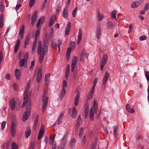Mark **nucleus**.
I'll use <instances>...</instances> for the list:
<instances>
[{
	"mask_svg": "<svg viewBox=\"0 0 149 149\" xmlns=\"http://www.w3.org/2000/svg\"><path fill=\"white\" fill-rule=\"evenodd\" d=\"M48 42L47 40H45L43 42V47L42 48V44L41 41H39L37 47V54L39 55V61L40 63H41L44 58L46 55L48 48Z\"/></svg>",
	"mask_w": 149,
	"mask_h": 149,
	"instance_id": "nucleus-1",
	"label": "nucleus"
},
{
	"mask_svg": "<svg viewBox=\"0 0 149 149\" xmlns=\"http://www.w3.org/2000/svg\"><path fill=\"white\" fill-rule=\"evenodd\" d=\"M97 103V100L94 101L93 105L91 108L90 111V116L89 118L91 120H93L94 119V114L97 113L98 111Z\"/></svg>",
	"mask_w": 149,
	"mask_h": 149,
	"instance_id": "nucleus-2",
	"label": "nucleus"
},
{
	"mask_svg": "<svg viewBox=\"0 0 149 149\" xmlns=\"http://www.w3.org/2000/svg\"><path fill=\"white\" fill-rule=\"evenodd\" d=\"M26 107V111L24 113L22 117V120L24 121H25L28 119L29 116L30 114L31 110L30 106H27Z\"/></svg>",
	"mask_w": 149,
	"mask_h": 149,
	"instance_id": "nucleus-3",
	"label": "nucleus"
},
{
	"mask_svg": "<svg viewBox=\"0 0 149 149\" xmlns=\"http://www.w3.org/2000/svg\"><path fill=\"white\" fill-rule=\"evenodd\" d=\"M77 59L76 57L74 56L73 57L71 65V72H73L74 71L75 66L77 63Z\"/></svg>",
	"mask_w": 149,
	"mask_h": 149,
	"instance_id": "nucleus-4",
	"label": "nucleus"
},
{
	"mask_svg": "<svg viewBox=\"0 0 149 149\" xmlns=\"http://www.w3.org/2000/svg\"><path fill=\"white\" fill-rule=\"evenodd\" d=\"M107 56L106 54H105L103 56L102 59V60L101 64V65L100 68L102 70L103 67L107 63Z\"/></svg>",
	"mask_w": 149,
	"mask_h": 149,
	"instance_id": "nucleus-5",
	"label": "nucleus"
},
{
	"mask_svg": "<svg viewBox=\"0 0 149 149\" xmlns=\"http://www.w3.org/2000/svg\"><path fill=\"white\" fill-rule=\"evenodd\" d=\"M38 12L37 11L35 10L34 11L31 18V25L33 26L36 22V18L37 17Z\"/></svg>",
	"mask_w": 149,
	"mask_h": 149,
	"instance_id": "nucleus-6",
	"label": "nucleus"
},
{
	"mask_svg": "<svg viewBox=\"0 0 149 149\" xmlns=\"http://www.w3.org/2000/svg\"><path fill=\"white\" fill-rule=\"evenodd\" d=\"M44 126L43 125H41V127L40 128V130L39 133L38 134V140H40L41 138L42 137L43 134L44 132L45 131V130L44 128Z\"/></svg>",
	"mask_w": 149,
	"mask_h": 149,
	"instance_id": "nucleus-7",
	"label": "nucleus"
},
{
	"mask_svg": "<svg viewBox=\"0 0 149 149\" xmlns=\"http://www.w3.org/2000/svg\"><path fill=\"white\" fill-rule=\"evenodd\" d=\"M89 105L88 103H85L84 105V117L86 119L88 116L89 111Z\"/></svg>",
	"mask_w": 149,
	"mask_h": 149,
	"instance_id": "nucleus-8",
	"label": "nucleus"
},
{
	"mask_svg": "<svg viewBox=\"0 0 149 149\" xmlns=\"http://www.w3.org/2000/svg\"><path fill=\"white\" fill-rule=\"evenodd\" d=\"M43 103L42 104V111L44 112L45 109L48 103V97H46L45 99H42V100Z\"/></svg>",
	"mask_w": 149,
	"mask_h": 149,
	"instance_id": "nucleus-9",
	"label": "nucleus"
},
{
	"mask_svg": "<svg viewBox=\"0 0 149 149\" xmlns=\"http://www.w3.org/2000/svg\"><path fill=\"white\" fill-rule=\"evenodd\" d=\"M68 136L67 135H65L61 141L60 144V147L64 148L66 144Z\"/></svg>",
	"mask_w": 149,
	"mask_h": 149,
	"instance_id": "nucleus-10",
	"label": "nucleus"
},
{
	"mask_svg": "<svg viewBox=\"0 0 149 149\" xmlns=\"http://www.w3.org/2000/svg\"><path fill=\"white\" fill-rule=\"evenodd\" d=\"M42 70L41 68H39L38 70V72L37 76V82L39 83L41 79L42 76Z\"/></svg>",
	"mask_w": 149,
	"mask_h": 149,
	"instance_id": "nucleus-11",
	"label": "nucleus"
},
{
	"mask_svg": "<svg viewBox=\"0 0 149 149\" xmlns=\"http://www.w3.org/2000/svg\"><path fill=\"white\" fill-rule=\"evenodd\" d=\"M10 132L13 137L15 136L16 132L15 125L13 123H12L11 124Z\"/></svg>",
	"mask_w": 149,
	"mask_h": 149,
	"instance_id": "nucleus-12",
	"label": "nucleus"
},
{
	"mask_svg": "<svg viewBox=\"0 0 149 149\" xmlns=\"http://www.w3.org/2000/svg\"><path fill=\"white\" fill-rule=\"evenodd\" d=\"M15 102L14 99L12 98L9 102V105L11 110H14L15 108Z\"/></svg>",
	"mask_w": 149,
	"mask_h": 149,
	"instance_id": "nucleus-13",
	"label": "nucleus"
},
{
	"mask_svg": "<svg viewBox=\"0 0 149 149\" xmlns=\"http://www.w3.org/2000/svg\"><path fill=\"white\" fill-rule=\"evenodd\" d=\"M109 77V74L108 73V72H106L104 75L102 80V84H105Z\"/></svg>",
	"mask_w": 149,
	"mask_h": 149,
	"instance_id": "nucleus-14",
	"label": "nucleus"
},
{
	"mask_svg": "<svg viewBox=\"0 0 149 149\" xmlns=\"http://www.w3.org/2000/svg\"><path fill=\"white\" fill-rule=\"evenodd\" d=\"M31 133L30 128L29 127H27L25 130V133L26 138H28L30 136Z\"/></svg>",
	"mask_w": 149,
	"mask_h": 149,
	"instance_id": "nucleus-15",
	"label": "nucleus"
},
{
	"mask_svg": "<svg viewBox=\"0 0 149 149\" xmlns=\"http://www.w3.org/2000/svg\"><path fill=\"white\" fill-rule=\"evenodd\" d=\"M30 35L29 33L27 34L26 37V39L24 42V47L25 48L26 47L27 45L29 42V41L30 38Z\"/></svg>",
	"mask_w": 149,
	"mask_h": 149,
	"instance_id": "nucleus-16",
	"label": "nucleus"
},
{
	"mask_svg": "<svg viewBox=\"0 0 149 149\" xmlns=\"http://www.w3.org/2000/svg\"><path fill=\"white\" fill-rule=\"evenodd\" d=\"M45 21V17L44 16L41 17L39 19V21L36 25L37 28H39L40 27V26L41 24H42Z\"/></svg>",
	"mask_w": 149,
	"mask_h": 149,
	"instance_id": "nucleus-17",
	"label": "nucleus"
},
{
	"mask_svg": "<svg viewBox=\"0 0 149 149\" xmlns=\"http://www.w3.org/2000/svg\"><path fill=\"white\" fill-rule=\"evenodd\" d=\"M115 25L111 21H109L107 23V27L109 30H112L114 27Z\"/></svg>",
	"mask_w": 149,
	"mask_h": 149,
	"instance_id": "nucleus-18",
	"label": "nucleus"
},
{
	"mask_svg": "<svg viewBox=\"0 0 149 149\" xmlns=\"http://www.w3.org/2000/svg\"><path fill=\"white\" fill-rule=\"evenodd\" d=\"M80 60L81 61H83L84 62H86L88 60L87 55L86 53H82Z\"/></svg>",
	"mask_w": 149,
	"mask_h": 149,
	"instance_id": "nucleus-19",
	"label": "nucleus"
},
{
	"mask_svg": "<svg viewBox=\"0 0 149 149\" xmlns=\"http://www.w3.org/2000/svg\"><path fill=\"white\" fill-rule=\"evenodd\" d=\"M20 40L19 39H17L16 42L14 51L15 53H16L17 52L19 47L20 45Z\"/></svg>",
	"mask_w": 149,
	"mask_h": 149,
	"instance_id": "nucleus-20",
	"label": "nucleus"
},
{
	"mask_svg": "<svg viewBox=\"0 0 149 149\" xmlns=\"http://www.w3.org/2000/svg\"><path fill=\"white\" fill-rule=\"evenodd\" d=\"M79 97V93H78L76 95L75 99L74 104L76 106H77L78 105Z\"/></svg>",
	"mask_w": 149,
	"mask_h": 149,
	"instance_id": "nucleus-21",
	"label": "nucleus"
},
{
	"mask_svg": "<svg viewBox=\"0 0 149 149\" xmlns=\"http://www.w3.org/2000/svg\"><path fill=\"white\" fill-rule=\"evenodd\" d=\"M97 38L99 39L100 38L101 34V29L100 26L97 27Z\"/></svg>",
	"mask_w": 149,
	"mask_h": 149,
	"instance_id": "nucleus-22",
	"label": "nucleus"
},
{
	"mask_svg": "<svg viewBox=\"0 0 149 149\" xmlns=\"http://www.w3.org/2000/svg\"><path fill=\"white\" fill-rule=\"evenodd\" d=\"M82 37V32L81 29L79 30V35L78 36V38L77 39V44L78 45H79L81 40V38Z\"/></svg>",
	"mask_w": 149,
	"mask_h": 149,
	"instance_id": "nucleus-23",
	"label": "nucleus"
},
{
	"mask_svg": "<svg viewBox=\"0 0 149 149\" xmlns=\"http://www.w3.org/2000/svg\"><path fill=\"white\" fill-rule=\"evenodd\" d=\"M70 30V23L69 22L67 26L65 31V35H68L69 33Z\"/></svg>",
	"mask_w": 149,
	"mask_h": 149,
	"instance_id": "nucleus-24",
	"label": "nucleus"
},
{
	"mask_svg": "<svg viewBox=\"0 0 149 149\" xmlns=\"http://www.w3.org/2000/svg\"><path fill=\"white\" fill-rule=\"evenodd\" d=\"M66 91L65 89H63L61 91L59 95V97H60V100H61L63 97V96L65 94Z\"/></svg>",
	"mask_w": 149,
	"mask_h": 149,
	"instance_id": "nucleus-25",
	"label": "nucleus"
},
{
	"mask_svg": "<svg viewBox=\"0 0 149 149\" xmlns=\"http://www.w3.org/2000/svg\"><path fill=\"white\" fill-rule=\"evenodd\" d=\"M55 17L54 16H52L50 18V21L49 24V26L50 27H51L53 24L55 22Z\"/></svg>",
	"mask_w": 149,
	"mask_h": 149,
	"instance_id": "nucleus-26",
	"label": "nucleus"
},
{
	"mask_svg": "<svg viewBox=\"0 0 149 149\" xmlns=\"http://www.w3.org/2000/svg\"><path fill=\"white\" fill-rule=\"evenodd\" d=\"M64 113H61L60 116L59 117V118L58 119L57 124L58 125L61 124V123L62 121V119L64 118Z\"/></svg>",
	"mask_w": 149,
	"mask_h": 149,
	"instance_id": "nucleus-27",
	"label": "nucleus"
},
{
	"mask_svg": "<svg viewBox=\"0 0 149 149\" xmlns=\"http://www.w3.org/2000/svg\"><path fill=\"white\" fill-rule=\"evenodd\" d=\"M71 51V48L70 47L68 48L67 49L66 52V59L68 61L70 58V52Z\"/></svg>",
	"mask_w": 149,
	"mask_h": 149,
	"instance_id": "nucleus-28",
	"label": "nucleus"
},
{
	"mask_svg": "<svg viewBox=\"0 0 149 149\" xmlns=\"http://www.w3.org/2000/svg\"><path fill=\"white\" fill-rule=\"evenodd\" d=\"M77 113V110L76 108L74 107H73V108L72 115V117L73 118H75Z\"/></svg>",
	"mask_w": 149,
	"mask_h": 149,
	"instance_id": "nucleus-29",
	"label": "nucleus"
},
{
	"mask_svg": "<svg viewBox=\"0 0 149 149\" xmlns=\"http://www.w3.org/2000/svg\"><path fill=\"white\" fill-rule=\"evenodd\" d=\"M16 78L17 79H19L21 77L20 72L19 70L16 69L15 72Z\"/></svg>",
	"mask_w": 149,
	"mask_h": 149,
	"instance_id": "nucleus-30",
	"label": "nucleus"
},
{
	"mask_svg": "<svg viewBox=\"0 0 149 149\" xmlns=\"http://www.w3.org/2000/svg\"><path fill=\"white\" fill-rule=\"evenodd\" d=\"M76 143V139L74 138H73L71 139L70 141V145L72 147H73L75 146Z\"/></svg>",
	"mask_w": 149,
	"mask_h": 149,
	"instance_id": "nucleus-31",
	"label": "nucleus"
},
{
	"mask_svg": "<svg viewBox=\"0 0 149 149\" xmlns=\"http://www.w3.org/2000/svg\"><path fill=\"white\" fill-rule=\"evenodd\" d=\"M63 17L65 18H66L68 17V13L67 10L66 9H64L63 13Z\"/></svg>",
	"mask_w": 149,
	"mask_h": 149,
	"instance_id": "nucleus-32",
	"label": "nucleus"
},
{
	"mask_svg": "<svg viewBox=\"0 0 149 149\" xmlns=\"http://www.w3.org/2000/svg\"><path fill=\"white\" fill-rule=\"evenodd\" d=\"M10 143L7 141L6 143H5L3 145L2 148L3 149H9Z\"/></svg>",
	"mask_w": 149,
	"mask_h": 149,
	"instance_id": "nucleus-33",
	"label": "nucleus"
},
{
	"mask_svg": "<svg viewBox=\"0 0 149 149\" xmlns=\"http://www.w3.org/2000/svg\"><path fill=\"white\" fill-rule=\"evenodd\" d=\"M3 15L0 16V28H2L3 26Z\"/></svg>",
	"mask_w": 149,
	"mask_h": 149,
	"instance_id": "nucleus-34",
	"label": "nucleus"
},
{
	"mask_svg": "<svg viewBox=\"0 0 149 149\" xmlns=\"http://www.w3.org/2000/svg\"><path fill=\"white\" fill-rule=\"evenodd\" d=\"M38 121V118H37L35 120H34V124L33 125V130H36L37 129Z\"/></svg>",
	"mask_w": 149,
	"mask_h": 149,
	"instance_id": "nucleus-35",
	"label": "nucleus"
},
{
	"mask_svg": "<svg viewBox=\"0 0 149 149\" xmlns=\"http://www.w3.org/2000/svg\"><path fill=\"white\" fill-rule=\"evenodd\" d=\"M4 1L3 0H2L0 3V9L1 11L3 12L4 9Z\"/></svg>",
	"mask_w": 149,
	"mask_h": 149,
	"instance_id": "nucleus-36",
	"label": "nucleus"
},
{
	"mask_svg": "<svg viewBox=\"0 0 149 149\" xmlns=\"http://www.w3.org/2000/svg\"><path fill=\"white\" fill-rule=\"evenodd\" d=\"M12 148L11 149H18V146L14 142H12L11 143Z\"/></svg>",
	"mask_w": 149,
	"mask_h": 149,
	"instance_id": "nucleus-37",
	"label": "nucleus"
},
{
	"mask_svg": "<svg viewBox=\"0 0 149 149\" xmlns=\"http://www.w3.org/2000/svg\"><path fill=\"white\" fill-rule=\"evenodd\" d=\"M26 62H27L24 58L22 59L19 63V65L21 67H23Z\"/></svg>",
	"mask_w": 149,
	"mask_h": 149,
	"instance_id": "nucleus-38",
	"label": "nucleus"
},
{
	"mask_svg": "<svg viewBox=\"0 0 149 149\" xmlns=\"http://www.w3.org/2000/svg\"><path fill=\"white\" fill-rule=\"evenodd\" d=\"M47 3V0H44V2L42 3L41 8V10H44L45 8Z\"/></svg>",
	"mask_w": 149,
	"mask_h": 149,
	"instance_id": "nucleus-39",
	"label": "nucleus"
},
{
	"mask_svg": "<svg viewBox=\"0 0 149 149\" xmlns=\"http://www.w3.org/2000/svg\"><path fill=\"white\" fill-rule=\"evenodd\" d=\"M139 3L138 2L136 3L134 2L131 4V7L133 8H134L137 7L139 6Z\"/></svg>",
	"mask_w": 149,
	"mask_h": 149,
	"instance_id": "nucleus-40",
	"label": "nucleus"
},
{
	"mask_svg": "<svg viewBox=\"0 0 149 149\" xmlns=\"http://www.w3.org/2000/svg\"><path fill=\"white\" fill-rule=\"evenodd\" d=\"M117 11L116 10H113L111 13V18L112 19H115Z\"/></svg>",
	"mask_w": 149,
	"mask_h": 149,
	"instance_id": "nucleus-41",
	"label": "nucleus"
},
{
	"mask_svg": "<svg viewBox=\"0 0 149 149\" xmlns=\"http://www.w3.org/2000/svg\"><path fill=\"white\" fill-rule=\"evenodd\" d=\"M24 25L23 24L22 25L21 27L20 31V34H24Z\"/></svg>",
	"mask_w": 149,
	"mask_h": 149,
	"instance_id": "nucleus-42",
	"label": "nucleus"
},
{
	"mask_svg": "<svg viewBox=\"0 0 149 149\" xmlns=\"http://www.w3.org/2000/svg\"><path fill=\"white\" fill-rule=\"evenodd\" d=\"M52 46L53 48L55 50L57 49V46L58 45L56 42H54L53 41H52Z\"/></svg>",
	"mask_w": 149,
	"mask_h": 149,
	"instance_id": "nucleus-43",
	"label": "nucleus"
},
{
	"mask_svg": "<svg viewBox=\"0 0 149 149\" xmlns=\"http://www.w3.org/2000/svg\"><path fill=\"white\" fill-rule=\"evenodd\" d=\"M83 128L81 127L79 130V138L80 139L83 133Z\"/></svg>",
	"mask_w": 149,
	"mask_h": 149,
	"instance_id": "nucleus-44",
	"label": "nucleus"
},
{
	"mask_svg": "<svg viewBox=\"0 0 149 149\" xmlns=\"http://www.w3.org/2000/svg\"><path fill=\"white\" fill-rule=\"evenodd\" d=\"M35 0H30L29 6L31 8L33 6L35 3Z\"/></svg>",
	"mask_w": 149,
	"mask_h": 149,
	"instance_id": "nucleus-45",
	"label": "nucleus"
},
{
	"mask_svg": "<svg viewBox=\"0 0 149 149\" xmlns=\"http://www.w3.org/2000/svg\"><path fill=\"white\" fill-rule=\"evenodd\" d=\"M40 30L38 29L36 31V34L35 35V39H36L37 40L38 37L39 36V35L40 34Z\"/></svg>",
	"mask_w": 149,
	"mask_h": 149,
	"instance_id": "nucleus-46",
	"label": "nucleus"
},
{
	"mask_svg": "<svg viewBox=\"0 0 149 149\" xmlns=\"http://www.w3.org/2000/svg\"><path fill=\"white\" fill-rule=\"evenodd\" d=\"M54 141V137H50L49 140V143L50 144L52 145L53 144Z\"/></svg>",
	"mask_w": 149,
	"mask_h": 149,
	"instance_id": "nucleus-47",
	"label": "nucleus"
},
{
	"mask_svg": "<svg viewBox=\"0 0 149 149\" xmlns=\"http://www.w3.org/2000/svg\"><path fill=\"white\" fill-rule=\"evenodd\" d=\"M77 9V8L76 7L73 10V11L72 13V15L73 17H75L76 16Z\"/></svg>",
	"mask_w": 149,
	"mask_h": 149,
	"instance_id": "nucleus-48",
	"label": "nucleus"
},
{
	"mask_svg": "<svg viewBox=\"0 0 149 149\" xmlns=\"http://www.w3.org/2000/svg\"><path fill=\"white\" fill-rule=\"evenodd\" d=\"M61 8V6L59 5V6L57 7L56 9V12L58 14L60 12V11Z\"/></svg>",
	"mask_w": 149,
	"mask_h": 149,
	"instance_id": "nucleus-49",
	"label": "nucleus"
},
{
	"mask_svg": "<svg viewBox=\"0 0 149 149\" xmlns=\"http://www.w3.org/2000/svg\"><path fill=\"white\" fill-rule=\"evenodd\" d=\"M6 123V121H3L1 125V128L2 130H3L5 128Z\"/></svg>",
	"mask_w": 149,
	"mask_h": 149,
	"instance_id": "nucleus-50",
	"label": "nucleus"
},
{
	"mask_svg": "<svg viewBox=\"0 0 149 149\" xmlns=\"http://www.w3.org/2000/svg\"><path fill=\"white\" fill-rule=\"evenodd\" d=\"M29 98V97L27 96L24 95V100L23 102H25L26 103L28 102V99Z\"/></svg>",
	"mask_w": 149,
	"mask_h": 149,
	"instance_id": "nucleus-51",
	"label": "nucleus"
},
{
	"mask_svg": "<svg viewBox=\"0 0 149 149\" xmlns=\"http://www.w3.org/2000/svg\"><path fill=\"white\" fill-rule=\"evenodd\" d=\"M113 129H114V134L115 136L116 137L117 135V126H114L113 127Z\"/></svg>",
	"mask_w": 149,
	"mask_h": 149,
	"instance_id": "nucleus-52",
	"label": "nucleus"
},
{
	"mask_svg": "<svg viewBox=\"0 0 149 149\" xmlns=\"http://www.w3.org/2000/svg\"><path fill=\"white\" fill-rule=\"evenodd\" d=\"M149 8V3H146L145 4L144 9L146 11Z\"/></svg>",
	"mask_w": 149,
	"mask_h": 149,
	"instance_id": "nucleus-53",
	"label": "nucleus"
},
{
	"mask_svg": "<svg viewBox=\"0 0 149 149\" xmlns=\"http://www.w3.org/2000/svg\"><path fill=\"white\" fill-rule=\"evenodd\" d=\"M70 74V71H68V70L67 71H66L65 72V78L66 79H68V76Z\"/></svg>",
	"mask_w": 149,
	"mask_h": 149,
	"instance_id": "nucleus-54",
	"label": "nucleus"
},
{
	"mask_svg": "<svg viewBox=\"0 0 149 149\" xmlns=\"http://www.w3.org/2000/svg\"><path fill=\"white\" fill-rule=\"evenodd\" d=\"M139 39L140 41H142L146 39V37L145 36H142L139 37Z\"/></svg>",
	"mask_w": 149,
	"mask_h": 149,
	"instance_id": "nucleus-55",
	"label": "nucleus"
},
{
	"mask_svg": "<svg viewBox=\"0 0 149 149\" xmlns=\"http://www.w3.org/2000/svg\"><path fill=\"white\" fill-rule=\"evenodd\" d=\"M29 86H26L25 91V93L24 95L27 96V93L28 92L29 90Z\"/></svg>",
	"mask_w": 149,
	"mask_h": 149,
	"instance_id": "nucleus-56",
	"label": "nucleus"
},
{
	"mask_svg": "<svg viewBox=\"0 0 149 149\" xmlns=\"http://www.w3.org/2000/svg\"><path fill=\"white\" fill-rule=\"evenodd\" d=\"M37 40L36 39H35L34 42L33 43L32 47L36 48V47L37 45Z\"/></svg>",
	"mask_w": 149,
	"mask_h": 149,
	"instance_id": "nucleus-57",
	"label": "nucleus"
},
{
	"mask_svg": "<svg viewBox=\"0 0 149 149\" xmlns=\"http://www.w3.org/2000/svg\"><path fill=\"white\" fill-rule=\"evenodd\" d=\"M67 86V82L66 80H65L63 81V89H65V88H66Z\"/></svg>",
	"mask_w": 149,
	"mask_h": 149,
	"instance_id": "nucleus-58",
	"label": "nucleus"
},
{
	"mask_svg": "<svg viewBox=\"0 0 149 149\" xmlns=\"http://www.w3.org/2000/svg\"><path fill=\"white\" fill-rule=\"evenodd\" d=\"M35 65V61H32L31 62V66L30 67V70H32L33 68V67Z\"/></svg>",
	"mask_w": 149,
	"mask_h": 149,
	"instance_id": "nucleus-59",
	"label": "nucleus"
},
{
	"mask_svg": "<svg viewBox=\"0 0 149 149\" xmlns=\"http://www.w3.org/2000/svg\"><path fill=\"white\" fill-rule=\"evenodd\" d=\"M50 35L51 37L52 38L53 35L54 29L52 28H51L50 29Z\"/></svg>",
	"mask_w": 149,
	"mask_h": 149,
	"instance_id": "nucleus-60",
	"label": "nucleus"
},
{
	"mask_svg": "<svg viewBox=\"0 0 149 149\" xmlns=\"http://www.w3.org/2000/svg\"><path fill=\"white\" fill-rule=\"evenodd\" d=\"M45 84L46 86H47L49 83V81L48 78L47 77L45 78Z\"/></svg>",
	"mask_w": 149,
	"mask_h": 149,
	"instance_id": "nucleus-61",
	"label": "nucleus"
},
{
	"mask_svg": "<svg viewBox=\"0 0 149 149\" xmlns=\"http://www.w3.org/2000/svg\"><path fill=\"white\" fill-rule=\"evenodd\" d=\"M103 17L99 14H98V19L99 21H101Z\"/></svg>",
	"mask_w": 149,
	"mask_h": 149,
	"instance_id": "nucleus-62",
	"label": "nucleus"
},
{
	"mask_svg": "<svg viewBox=\"0 0 149 149\" xmlns=\"http://www.w3.org/2000/svg\"><path fill=\"white\" fill-rule=\"evenodd\" d=\"M97 80H98V79L97 78H95V79L93 86L95 87V86L96 85L97 83Z\"/></svg>",
	"mask_w": 149,
	"mask_h": 149,
	"instance_id": "nucleus-63",
	"label": "nucleus"
},
{
	"mask_svg": "<svg viewBox=\"0 0 149 149\" xmlns=\"http://www.w3.org/2000/svg\"><path fill=\"white\" fill-rule=\"evenodd\" d=\"M130 105L129 104H126V109L127 110V111H129L131 109L130 108Z\"/></svg>",
	"mask_w": 149,
	"mask_h": 149,
	"instance_id": "nucleus-64",
	"label": "nucleus"
}]
</instances>
